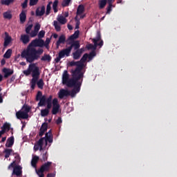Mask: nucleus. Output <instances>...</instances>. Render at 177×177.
Wrapping results in <instances>:
<instances>
[{
	"label": "nucleus",
	"mask_w": 177,
	"mask_h": 177,
	"mask_svg": "<svg viewBox=\"0 0 177 177\" xmlns=\"http://www.w3.org/2000/svg\"><path fill=\"white\" fill-rule=\"evenodd\" d=\"M24 75L26 77H28L32 73V79L30 81L31 84V88L34 90L35 88L36 84H37V86L39 89H43L44 86V82L43 79L39 78L40 75V71L39 66H36L35 64H30L28 66V68L27 70L24 71ZM39 80V81H38Z\"/></svg>",
	"instance_id": "f257e3e1"
},
{
	"label": "nucleus",
	"mask_w": 177,
	"mask_h": 177,
	"mask_svg": "<svg viewBox=\"0 0 177 177\" xmlns=\"http://www.w3.org/2000/svg\"><path fill=\"white\" fill-rule=\"evenodd\" d=\"M43 53L44 50L42 48H39L38 50L35 48L24 49L21 53V57L22 59H26L28 63L32 64L34 62L37 61L40 58V55Z\"/></svg>",
	"instance_id": "f03ea898"
},
{
	"label": "nucleus",
	"mask_w": 177,
	"mask_h": 177,
	"mask_svg": "<svg viewBox=\"0 0 177 177\" xmlns=\"http://www.w3.org/2000/svg\"><path fill=\"white\" fill-rule=\"evenodd\" d=\"M71 74H72V78L71 79H69V74L67 71H64V74H62V84L66 85L68 88H73L77 82L84 80L81 77V75L74 74L71 71Z\"/></svg>",
	"instance_id": "7ed1b4c3"
},
{
	"label": "nucleus",
	"mask_w": 177,
	"mask_h": 177,
	"mask_svg": "<svg viewBox=\"0 0 177 177\" xmlns=\"http://www.w3.org/2000/svg\"><path fill=\"white\" fill-rule=\"evenodd\" d=\"M68 66H76V68L71 70V72H72L73 74L77 75V76L81 75L80 77L84 79V75L85 71H82V64L80 61L69 62V63H68Z\"/></svg>",
	"instance_id": "20e7f679"
},
{
	"label": "nucleus",
	"mask_w": 177,
	"mask_h": 177,
	"mask_svg": "<svg viewBox=\"0 0 177 177\" xmlns=\"http://www.w3.org/2000/svg\"><path fill=\"white\" fill-rule=\"evenodd\" d=\"M92 44H89L86 46L87 50H95L97 46H100V48H102L104 45L103 40L101 39V34L100 32H97L96 34V37L94 39H92Z\"/></svg>",
	"instance_id": "39448f33"
},
{
	"label": "nucleus",
	"mask_w": 177,
	"mask_h": 177,
	"mask_svg": "<svg viewBox=\"0 0 177 177\" xmlns=\"http://www.w3.org/2000/svg\"><path fill=\"white\" fill-rule=\"evenodd\" d=\"M53 96L50 95L48 97L46 95H42L41 91H38L37 96H36V101H39L38 103V106L42 107L45 106L47 103V100L50 99V101L52 102Z\"/></svg>",
	"instance_id": "423d86ee"
},
{
	"label": "nucleus",
	"mask_w": 177,
	"mask_h": 177,
	"mask_svg": "<svg viewBox=\"0 0 177 177\" xmlns=\"http://www.w3.org/2000/svg\"><path fill=\"white\" fill-rule=\"evenodd\" d=\"M45 42L44 39L36 38L35 39L32 40L31 43L28 46L26 50H30L35 48H44L45 46Z\"/></svg>",
	"instance_id": "0eeeda50"
},
{
	"label": "nucleus",
	"mask_w": 177,
	"mask_h": 177,
	"mask_svg": "<svg viewBox=\"0 0 177 177\" xmlns=\"http://www.w3.org/2000/svg\"><path fill=\"white\" fill-rule=\"evenodd\" d=\"M83 80L84 79L76 82V84H75V85H73V87H72L73 88V89H72V91H69V96H71V97H75L76 93H79L80 92Z\"/></svg>",
	"instance_id": "6e6552de"
},
{
	"label": "nucleus",
	"mask_w": 177,
	"mask_h": 177,
	"mask_svg": "<svg viewBox=\"0 0 177 177\" xmlns=\"http://www.w3.org/2000/svg\"><path fill=\"white\" fill-rule=\"evenodd\" d=\"M51 106H53V111H51V113H53V115H57L59 113V110L60 109V105L57 98L55 97L51 100Z\"/></svg>",
	"instance_id": "1a4fd4ad"
},
{
	"label": "nucleus",
	"mask_w": 177,
	"mask_h": 177,
	"mask_svg": "<svg viewBox=\"0 0 177 177\" xmlns=\"http://www.w3.org/2000/svg\"><path fill=\"white\" fill-rule=\"evenodd\" d=\"M46 104H47L46 109H41V111H40V115L41 117H46L48 115L50 109L52 108V101L50 102V99L47 100V103H46Z\"/></svg>",
	"instance_id": "9d476101"
},
{
	"label": "nucleus",
	"mask_w": 177,
	"mask_h": 177,
	"mask_svg": "<svg viewBox=\"0 0 177 177\" xmlns=\"http://www.w3.org/2000/svg\"><path fill=\"white\" fill-rule=\"evenodd\" d=\"M52 164L53 162L50 161L44 162L43 165H41V166H40V169H39L38 170L36 169V171L41 174H44L45 171L48 172L50 171Z\"/></svg>",
	"instance_id": "9b49d317"
},
{
	"label": "nucleus",
	"mask_w": 177,
	"mask_h": 177,
	"mask_svg": "<svg viewBox=\"0 0 177 177\" xmlns=\"http://www.w3.org/2000/svg\"><path fill=\"white\" fill-rule=\"evenodd\" d=\"M67 44L69 45L68 48H69L71 51L73 49L75 50H78V49H80L81 46L80 41H69V42H67Z\"/></svg>",
	"instance_id": "f8f14e48"
},
{
	"label": "nucleus",
	"mask_w": 177,
	"mask_h": 177,
	"mask_svg": "<svg viewBox=\"0 0 177 177\" xmlns=\"http://www.w3.org/2000/svg\"><path fill=\"white\" fill-rule=\"evenodd\" d=\"M4 44H3V50L6 49L7 47L12 43V38L8 32H5L4 33Z\"/></svg>",
	"instance_id": "ddd939ff"
},
{
	"label": "nucleus",
	"mask_w": 177,
	"mask_h": 177,
	"mask_svg": "<svg viewBox=\"0 0 177 177\" xmlns=\"http://www.w3.org/2000/svg\"><path fill=\"white\" fill-rule=\"evenodd\" d=\"M71 53V50L69 47L61 50V51L58 53L62 58L65 57H70V54Z\"/></svg>",
	"instance_id": "4468645a"
},
{
	"label": "nucleus",
	"mask_w": 177,
	"mask_h": 177,
	"mask_svg": "<svg viewBox=\"0 0 177 177\" xmlns=\"http://www.w3.org/2000/svg\"><path fill=\"white\" fill-rule=\"evenodd\" d=\"M68 96H70V91L64 88H61V90H59V93H58V97H59V99H63L64 97Z\"/></svg>",
	"instance_id": "2eb2a0df"
},
{
	"label": "nucleus",
	"mask_w": 177,
	"mask_h": 177,
	"mask_svg": "<svg viewBox=\"0 0 177 177\" xmlns=\"http://www.w3.org/2000/svg\"><path fill=\"white\" fill-rule=\"evenodd\" d=\"M48 131V123L46 122H43L41 124V127H40L39 136V137H42L44 133Z\"/></svg>",
	"instance_id": "dca6fc26"
},
{
	"label": "nucleus",
	"mask_w": 177,
	"mask_h": 177,
	"mask_svg": "<svg viewBox=\"0 0 177 177\" xmlns=\"http://www.w3.org/2000/svg\"><path fill=\"white\" fill-rule=\"evenodd\" d=\"M80 36V30L75 31V33L73 35H71L68 39H66V42H73V41H77L76 39L79 38Z\"/></svg>",
	"instance_id": "f3484780"
},
{
	"label": "nucleus",
	"mask_w": 177,
	"mask_h": 177,
	"mask_svg": "<svg viewBox=\"0 0 177 177\" xmlns=\"http://www.w3.org/2000/svg\"><path fill=\"white\" fill-rule=\"evenodd\" d=\"M46 12V7L45 6H41V7H39L36 10V17H43Z\"/></svg>",
	"instance_id": "a211bd4d"
},
{
	"label": "nucleus",
	"mask_w": 177,
	"mask_h": 177,
	"mask_svg": "<svg viewBox=\"0 0 177 177\" xmlns=\"http://www.w3.org/2000/svg\"><path fill=\"white\" fill-rule=\"evenodd\" d=\"M16 116L19 120L20 119L26 120L28 118L29 115L24 113L22 110H20L16 113Z\"/></svg>",
	"instance_id": "6ab92c4d"
},
{
	"label": "nucleus",
	"mask_w": 177,
	"mask_h": 177,
	"mask_svg": "<svg viewBox=\"0 0 177 177\" xmlns=\"http://www.w3.org/2000/svg\"><path fill=\"white\" fill-rule=\"evenodd\" d=\"M12 175L21 176L22 175V167L20 165H17L14 167Z\"/></svg>",
	"instance_id": "aec40b11"
},
{
	"label": "nucleus",
	"mask_w": 177,
	"mask_h": 177,
	"mask_svg": "<svg viewBox=\"0 0 177 177\" xmlns=\"http://www.w3.org/2000/svg\"><path fill=\"white\" fill-rule=\"evenodd\" d=\"M3 72L5 74L4 75V77L5 78H8L10 76L13 75V73H14V71L13 70H11V69L7 68H4L3 69Z\"/></svg>",
	"instance_id": "412c9836"
},
{
	"label": "nucleus",
	"mask_w": 177,
	"mask_h": 177,
	"mask_svg": "<svg viewBox=\"0 0 177 177\" xmlns=\"http://www.w3.org/2000/svg\"><path fill=\"white\" fill-rule=\"evenodd\" d=\"M66 43V37L64 35H61L59 38H58V41H57V48H59L61 44H64Z\"/></svg>",
	"instance_id": "4be33fe9"
},
{
	"label": "nucleus",
	"mask_w": 177,
	"mask_h": 177,
	"mask_svg": "<svg viewBox=\"0 0 177 177\" xmlns=\"http://www.w3.org/2000/svg\"><path fill=\"white\" fill-rule=\"evenodd\" d=\"M14 143H15V138L14 136H11L8 138L6 144V147L8 148H11L14 145Z\"/></svg>",
	"instance_id": "5701e85b"
},
{
	"label": "nucleus",
	"mask_w": 177,
	"mask_h": 177,
	"mask_svg": "<svg viewBox=\"0 0 177 177\" xmlns=\"http://www.w3.org/2000/svg\"><path fill=\"white\" fill-rule=\"evenodd\" d=\"M85 12V7L84 5L80 4L79 6H77V10L76 11V15L81 16L83 15V13Z\"/></svg>",
	"instance_id": "b1692460"
},
{
	"label": "nucleus",
	"mask_w": 177,
	"mask_h": 177,
	"mask_svg": "<svg viewBox=\"0 0 177 177\" xmlns=\"http://www.w3.org/2000/svg\"><path fill=\"white\" fill-rule=\"evenodd\" d=\"M20 22L21 24H24L26 21V11L22 10L21 14L19 15Z\"/></svg>",
	"instance_id": "393cba45"
},
{
	"label": "nucleus",
	"mask_w": 177,
	"mask_h": 177,
	"mask_svg": "<svg viewBox=\"0 0 177 177\" xmlns=\"http://www.w3.org/2000/svg\"><path fill=\"white\" fill-rule=\"evenodd\" d=\"M44 141H46V146L48 145V142L50 143L53 142V136L48 135V133H46V136H44Z\"/></svg>",
	"instance_id": "a878e982"
},
{
	"label": "nucleus",
	"mask_w": 177,
	"mask_h": 177,
	"mask_svg": "<svg viewBox=\"0 0 177 177\" xmlns=\"http://www.w3.org/2000/svg\"><path fill=\"white\" fill-rule=\"evenodd\" d=\"M21 40L24 44L26 45L30 42V37L28 35H21Z\"/></svg>",
	"instance_id": "bb28decb"
},
{
	"label": "nucleus",
	"mask_w": 177,
	"mask_h": 177,
	"mask_svg": "<svg viewBox=\"0 0 177 177\" xmlns=\"http://www.w3.org/2000/svg\"><path fill=\"white\" fill-rule=\"evenodd\" d=\"M88 58V54L84 53V55H83V57H82V59H80V61H79V62H80V64H82V69H84V63L86 62Z\"/></svg>",
	"instance_id": "cd10ccee"
},
{
	"label": "nucleus",
	"mask_w": 177,
	"mask_h": 177,
	"mask_svg": "<svg viewBox=\"0 0 177 177\" xmlns=\"http://www.w3.org/2000/svg\"><path fill=\"white\" fill-rule=\"evenodd\" d=\"M107 4V0H99L98 1V6L99 9L102 10L104 9Z\"/></svg>",
	"instance_id": "c85d7f7f"
},
{
	"label": "nucleus",
	"mask_w": 177,
	"mask_h": 177,
	"mask_svg": "<svg viewBox=\"0 0 177 177\" xmlns=\"http://www.w3.org/2000/svg\"><path fill=\"white\" fill-rule=\"evenodd\" d=\"M39 160V157L38 156H34L32 157V161H31V164H32V166L33 167H37V164L38 162V161Z\"/></svg>",
	"instance_id": "c756f323"
},
{
	"label": "nucleus",
	"mask_w": 177,
	"mask_h": 177,
	"mask_svg": "<svg viewBox=\"0 0 177 177\" xmlns=\"http://www.w3.org/2000/svg\"><path fill=\"white\" fill-rule=\"evenodd\" d=\"M1 130L4 131L5 133L8 132L10 130V124L5 122L1 127Z\"/></svg>",
	"instance_id": "7c9ffc66"
},
{
	"label": "nucleus",
	"mask_w": 177,
	"mask_h": 177,
	"mask_svg": "<svg viewBox=\"0 0 177 177\" xmlns=\"http://www.w3.org/2000/svg\"><path fill=\"white\" fill-rule=\"evenodd\" d=\"M52 59V57L50 55L48 54H44L43 57H41V62H50Z\"/></svg>",
	"instance_id": "2f4dec72"
},
{
	"label": "nucleus",
	"mask_w": 177,
	"mask_h": 177,
	"mask_svg": "<svg viewBox=\"0 0 177 177\" xmlns=\"http://www.w3.org/2000/svg\"><path fill=\"white\" fill-rule=\"evenodd\" d=\"M57 20L62 25H65L67 23V19L62 15H59Z\"/></svg>",
	"instance_id": "473e14b6"
},
{
	"label": "nucleus",
	"mask_w": 177,
	"mask_h": 177,
	"mask_svg": "<svg viewBox=\"0 0 177 177\" xmlns=\"http://www.w3.org/2000/svg\"><path fill=\"white\" fill-rule=\"evenodd\" d=\"M52 1L48 2V4H47V7L46 8V17L49 16V15L50 14V11L52 10Z\"/></svg>",
	"instance_id": "72a5a7b5"
},
{
	"label": "nucleus",
	"mask_w": 177,
	"mask_h": 177,
	"mask_svg": "<svg viewBox=\"0 0 177 177\" xmlns=\"http://www.w3.org/2000/svg\"><path fill=\"white\" fill-rule=\"evenodd\" d=\"M72 55H73V59H75V60L80 59V58L81 57V55H82V54L80 53V51L78 50H76V51H75L73 53H72Z\"/></svg>",
	"instance_id": "f704fd0d"
},
{
	"label": "nucleus",
	"mask_w": 177,
	"mask_h": 177,
	"mask_svg": "<svg viewBox=\"0 0 177 177\" xmlns=\"http://www.w3.org/2000/svg\"><path fill=\"white\" fill-rule=\"evenodd\" d=\"M15 0H1V3L3 6H9L11 3H13Z\"/></svg>",
	"instance_id": "c9c22d12"
},
{
	"label": "nucleus",
	"mask_w": 177,
	"mask_h": 177,
	"mask_svg": "<svg viewBox=\"0 0 177 177\" xmlns=\"http://www.w3.org/2000/svg\"><path fill=\"white\" fill-rule=\"evenodd\" d=\"M31 108L30 106H28V105H24L23 108H22V111L26 113V115H28V113L30 111Z\"/></svg>",
	"instance_id": "e433bc0d"
},
{
	"label": "nucleus",
	"mask_w": 177,
	"mask_h": 177,
	"mask_svg": "<svg viewBox=\"0 0 177 177\" xmlns=\"http://www.w3.org/2000/svg\"><path fill=\"white\" fill-rule=\"evenodd\" d=\"M45 141V138H40L39 141L37 142L39 146H40V151H41L44 149L43 145H44V142Z\"/></svg>",
	"instance_id": "4c0bfd02"
},
{
	"label": "nucleus",
	"mask_w": 177,
	"mask_h": 177,
	"mask_svg": "<svg viewBox=\"0 0 177 177\" xmlns=\"http://www.w3.org/2000/svg\"><path fill=\"white\" fill-rule=\"evenodd\" d=\"M59 1L55 0L54 3H53V10H54V13H57L58 12L57 6H58Z\"/></svg>",
	"instance_id": "58836bf2"
},
{
	"label": "nucleus",
	"mask_w": 177,
	"mask_h": 177,
	"mask_svg": "<svg viewBox=\"0 0 177 177\" xmlns=\"http://www.w3.org/2000/svg\"><path fill=\"white\" fill-rule=\"evenodd\" d=\"M3 17H4V19H6L10 20V19H12V14H11L10 12L7 11V12H5L3 13Z\"/></svg>",
	"instance_id": "ea45409f"
},
{
	"label": "nucleus",
	"mask_w": 177,
	"mask_h": 177,
	"mask_svg": "<svg viewBox=\"0 0 177 177\" xmlns=\"http://www.w3.org/2000/svg\"><path fill=\"white\" fill-rule=\"evenodd\" d=\"M12 151H13L12 149H6L4 150V153H6L5 158H8Z\"/></svg>",
	"instance_id": "a19ab883"
},
{
	"label": "nucleus",
	"mask_w": 177,
	"mask_h": 177,
	"mask_svg": "<svg viewBox=\"0 0 177 177\" xmlns=\"http://www.w3.org/2000/svg\"><path fill=\"white\" fill-rule=\"evenodd\" d=\"M12 53V49H8L6 53L4 54V58L6 59H10L11 57V55Z\"/></svg>",
	"instance_id": "79ce46f5"
},
{
	"label": "nucleus",
	"mask_w": 177,
	"mask_h": 177,
	"mask_svg": "<svg viewBox=\"0 0 177 177\" xmlns=\"http://www.w3.org/2000/svg\"><path fill=\"white\" fill-rule=\"evenodd\" d=\"M54 28L57 32H60L62 28L57 21H54Z\"/></svg>",
	"instance_id": "37998d69"
},
{
	"label": "nucleus",
	"mask_w": 177,
	"mask_h": 177,
	"mask_svg": "<svg viewBox=\"0 0 177 177\" xmlns=\"http://www.w3.org/2000/svg\"><path fill=\"white\" fill-rule=\"evenodd\" d=\"M71 2V0H64L61 5H62V8H66L69 6Z\"/></svg>",
	"instance_id": "c03bdc74"
},
{
	"label": "nucleus",
	"mask_w": 177,
	"mask_h": 177,
	"mask_svg": "<svg viewBox=\"0 0 177 177\" xmlns=\"http://www.w3.org/2000/svg\"><path fill=\"white\" fill-rule=\"evenodd\" d=\"M113 7V4L108 3V6L106 8V15H110L112 12V8Z\"/></svg>",
	"instance_id": "a18cd8bd"
},
{
	"label": "nucleus",
	"mask_w": 177,
	"mask_h": 177,
	"mask_svg": "<svg viewBox=\"0 0 177 177\" xmlns=\"http://www.w3.org/2000/svg\"><path fill=\"white\" fill-rule=\"evenodd\" d=\"M48 157V155L47 151H46L45 153H43V154H41V161L43 162L47 161Z\"/></svg>",
	"instance_id": "49530a36"
},
{
	"label": "nucleus",
	"mask_w": 177,
	"mask_h": 177,
	"mask_svg": "<svg viewBox=\"0 0 177 177\" xmlns=\"http://www.w3.org/2000/svg\"><path fill=\"white\" fill-rule=\"evenodd\" d=\"M32 27H33V24H32L28 25V27L26 28V32L27 35L30 34V31H31Z\"/></svg>",
	"instance_id": "de8ad7c7"
},
{
	"label": "nucleus",
	"mask_w": 177,
	"mask_h": 177,
	"mask_svg": "<svg viewBox=\"0 0 177 177\" xmlns=\"http://www.w3.org/2000/svg\"><path fill=\"white\" fill-rule=\"evenodd\" d=\"M96 56V53L95 50L91 51L88 55V57L89 60H91L94 57Z\"/></svg>",
	"instance_id": "09e8293b"
},
{
	"label": "nucleus",
	"mask_w": 177,
	"mask_h": 177,
	"mask_svg": "<svg viewBox=\"0 0 177 177\" xmlns=\"http://www.w3.org/2000/svg\"><path fill=\"white\" fill-rule=\"evenodd\" d=\"M45 37V31L44 30H40V32L38 34L39 39H41Z\"/></svg>",
	"instance_id": "8fccbe9b"
},
{
	"label": "nucleus",
	"mask_w": 177,
	"mask_h": 177,
	"mask_svg": "<svg viewBox=\"0 0 177 177\" xmlns=\"http://www.w3.org/2000/svg\"><path fill=\"white\" fill-rule=\"evenodd\" d=\"M38 2L39 0H30V6H35Z\"/></svg>",
	"instance_id": "3c124183"
},
{
	"label": "nucleus",
	"mask_w": 177,
	"mask_h": 177,
	"mask_svg": "<svg viewBox=\"0 0 177 177\" xmlns=\"http://www.w3.org/2000/svg\"><path fill=\"white\" fill-rule=\"evenodd\" d=\"M37 34H38V32L34 30H32L29 35H30V37L32 38H34V37H37Z\"/></svg>",
	"instance_id": "603ef678"
},
{
	"label": "nucleus",
	"mask_w": 177,
	"mask_h": 177,
	"mask_svg": "<svg viewBox=\"0 0 177 177\" xmlns=\"http://www.w3.org/2000/svg\"><path fill=\"white\" fill-rule=\"evenodd\" d=\"M41 28V26L39 23L36 24L35 26V31L39 32V30Z\"/></svg>",
	"instance_id": "864d4df0"
},
{
	"label": "nucleus",
	"mask_w": 177,
	"mask_h": 177,
	"mask_svg": "<svg viewBox=\"0 0 177 177\" xmlns=\"http://www.w3.org/2000/svg\"><path fill=\"white\" fill-rule=\"evenodd\" d=\"M28 3V0H25L24 2L21 4V7L23 8V9L27 8Z\"/></svg>",
	"instance_id": "5fc2aeb1"
},
{
	"label": "nucleus",
	"mask_w": 177,
	"mask_h": 177,
	"mask_svg": "<svg viewBox=\"0 0 177 177\" xmlns=\"http://www.w3.org/2000/svg\"><path fill=\"white\" fill-rule=\"evenodd\" d=\"M62 59H63V57L58 54V57H57L55 59V63L58 64Z\"/></svg>",
	"instance_id": "6e6d98bb"
},
{
	"label": "nucleus",
	"mask_w": 177,
	"mask_h": 177,
	"mask_svg": "<svg viewBox=\"0 0 177 177\" xmlns=\"http://www.w3.org/2000/svg\"><path fill=\"white\" fill-rule=\"evenodd\" d=\"M40 150V145H39L37 143L34 146V150L35 151H37L38 150Z\"/></svg>",
	"instance_id": "4d7b16f0"
},
{
	"label": "nucleus",
	"mask_w": 177,
	"mask_h": 177,
	"mask_svg": "<svg viewBox=\"0 0 177 177\" xmlns=\"http://www.w3.org/2000/svg\"><path fill=\"white\" fill-rule=\"evenodd\" d=\"M55 173H48L47 174V177H55Z\"/></svg>",
	"instance_id": "13d9d810"
},
{
	"label": "nucleus",
	"mask_w": 177,
	"mask_h": 177,
	"mask_svg": "<svg viewBox=\"0 0 177 177\" xmlns=\"http://www.w3.org/2000/svg\"><path fill=\"white\" fill-rule=\"evenodd\" d=\"M57 124H62V118H58V119H57Z\"/></svg>",
	"instance_id": "bf43d9fd"
},
{
	"label": "nucleus",
	"mask_w": 177,
	"mask_h": 177,
	"mask_svg": "<svg viewBox=\"0 0 177 177\" xmlns=\"http://www.w3.org/2000/svg\"><path fill=\"white\" fill-rule=\"evenodd\" d=\"M80 21H77L76 26L75 27V28L80 29Z\"/></svg>",
	"instance_id": "052dcab7"
},
{
	"label": "nucleus",
	"mask_w": 177,
	"mask_h": 177,
	"mask_svg": "<svg viewBox=\"0 0 177 177\" xmlns=\"http://www.w3.org/2000/svg\"><path fill=\"white\" fill-rule=\"evenodd\" d=\"M36 172L39 177H44V173H41V172L39 173V171H36Z\"/></svg>",
	"instance_id": "680f3d73"
},
{
	"label": "nucleus",
	"mask_w": 177,
	"mask_h": 177,
	"mask_svg": "<svg viewBox=\"0 0 177 177\" xmlns=\"http://www.w3.org/2000/svg\"><path fill=\"white\" fill-rule=\"evenodd\" d=\"M77 50H78L81 54H82V53L84 52V48H79V49H77Z\"/></svg>",
	"instance_id": "e2e57ef3"
},
{
	"label": "nucleus",
	"mask_w": 177,
	"mask_h": 177,
	"mask_svg": "<svg viewBox=\"0 0 177 177\" xmlns=\"http://www.w3.org/2000/svg\"><path fill=\"white\" fill-rule=\"evenodd\" d=\"M68 16H69L68 12H65V13H64V17L68 18Z\"/></svg>",
	"instance_id": "0e129e2a"
},
{
	"label": "nucleus",
	"mask_w": 177,
	"mask_h": 177,
	"mask_svg": "<svg viewBox=\"0 0 177 177\" xmlns=\"http://www.w3.org/2000/svg\"><path fill=\"white\" fill-rule=\"evenodd\" d=\"M75 21L80 22V19L78 18V15H76V17H75Z\"/></svg>",
	"instance_id": "69168bd1"
},
{
	"label": "nucleus",
	"mask_w": 177,
	"mask_h": 177,
	"mask_svg": "<svg viewBox=\"0 0 177 177\" xmlns=\"http://www.w3.org/2000/svg\"><path fill=\"white\" fill-rule=\"evenodd\" d=\"M15 161H14L13 162H12V163L8 166V169H10L11 167H15Z\"/></svg>",
	"instance_id": "338daca9"
},
{
	"label": "nucleus",
	"mask_w": 177,
	"mask_h": 177,
	"mask_svg": "<svg viewBox=\"0 0 177 177\" xmlns=\"http://www.w3.org/2000/svg\"><path fill=\"white\" fill-rule=\"evenodd\" d=\"M1 66H4L6 64V59H2L1 62Z\"/></svg>",
	"instance_id": "774afa93"
}]
</instances>
